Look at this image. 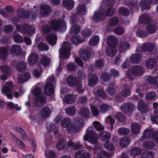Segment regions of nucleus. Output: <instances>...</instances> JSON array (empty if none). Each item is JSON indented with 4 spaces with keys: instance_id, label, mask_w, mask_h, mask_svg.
I'll use <instances>...</instances> for the list:
<instances>
[{
    "instance_id": "ddd939ff",
    "label": "nucleus",
    "mask_w": 158,
    "mask_h": 158,
    "mask_svg": "<svg viewBox=\"0 0 158 158\" xmlns=\"http://www.w3.org/2000/svg\"><path fill=\"white\" fill-rule=\"evenodd\" d=\"M155 47L154 44L150 42H146L143 44L141 47L142 51L145 52H151Z\"/></svg>"
},
{
    "instance_id": "69168bd1",
    "label": "nucleus",
    "mask_w": 158,
    "mask_h": 158,
    "mask_svg": "<svg viewBox=\"0 0 158 158\" xmlns=\"http://www.w3.org/2000/svg\"><path fill=\"white\" fill-rule=\"evenodd\" d=\"M118 11L120 14L124 16H128L130 13L128 9L124 7L120 8Z\"/></svg>"
},
{
    "instance_id": "864d4df0",
    "label": "nucleus",
    "mask_w": 158,
    "mask_h": 158,
    "mask_svg": "<svg viewBox=\"0 0 158 158\" xmlns=\"http://www.w3.org/2000/svg\"><path fill=\"white\" fill-rule=\"evenodd\" d=\"M156 96L155 92L153 91L149 92L146 94L145 98L147 100L151 101L155 99Z\"/></svg>"
},
{
    "instance_id": "2f4dec72",
    "label": "nucleus",
    "mask_w": 158,
    "mask_h": 158,
    "mask_svg": "<svg viewBox=\"0 0 158 158\" xmlns=\"http://www.w3.org/2000/svg\"><path fill=\"white\" fill-rule=\"evenodd\" d=\"M51 114V111L48 107H44L41 110V116L44 118H46L49 116Z\"/></svg>"
},
{
    "instance_id": "3c124183",
    "label": "nucleus",
    "mask_w": 158,
    "mask_h": 158,
    "mask_svg": "<svg viewBox=\"0 0 158 158\" xmlns=\"http://www.w3.org/2000/svg\"><path fill=\"white\" fill-rule=\"evenodd\" d=\"M99 108L101 113H106L112 108L110 106L106 104H103L100 105Z\"/></svg>"
},
{
    "instance_id": "f8f14e48",
    "label": "nucleus",
    "mask_w": 158,
    "mask_h": 158,
    "mask_svg": "<svg viewBox=\"0 0 158 158\" xmlns=\"http://www.w3.org/2000/svg\"><path fill=\"white\" fill-rule=\"evenodd\" d=\"M39 59L38 54L35 52H31L29 56L28 61L30 65H34L38 63Z\"/></svg>"
},
{
    "instance_id": "a878e982",
    "label": "nucleus",
    "mask_w": 158,
    "mask_h": 158,
    "mask_svg": "<svg viewBox=\"0 0 158 158\" xmlns=\"http://www.w3.org/2000/svg\"><path fill=\"white\" fill-rule=\"evenodd\" d=\"M111 135L110 132L106 131L101 132L99 135V138L103 141H108L110 139Z\"/></svg>"
},
{
    "instance_id": "0eeeda50",
    "label": "nucleus",
    "mask_w": 158,
    "mask_h": 158,
    "mask_svg": "<svg viewBox=\"0 0 158 158\" xmlns=\"http://www.w3.org/2000/svg\"><path fill=\"white\" fill-rule=\"evenodd\" d=\"M93 52L91 48L88 47L87 48L81 49L79 55L83 61H86L90 59L91 54H92Z\"/></svg>"
},
{
    "instance_id": "4c0bfd02",
    "label": "nucleus",
    "mask_w": 158,
    "mask_h": 158,
    "mask_svg": "<svg viewBox=\"0 0 158 158\" xmlns=\"http://www.w3.org/2000/svg\"><path fill=\"white\" fill-rule=\"evenodd\" d=\"M56 124H54L53 123H51L48 126V129L50 132H52L55 135L58 134L57 126Z\"/></svg>"
},
{
    "instance_id": "423d86ee",
    "label": "nucleus",
    "mask_w": 158,
    "mask_h": 158,
    "mask_svg": "<svg viewBox=\"0 0 158 158\" xmlns=\"http://www.w3.org/2000/svg\"><path fill=\"white\" fill-rule=\"evenodd\" d=\"M71 48L69 43L66 42H63L62 48L59 51L60 56L65 58H68L70 54Z\"/></svg>"
},
{
    "instance_id": "20e7f679",
    "label": "nucleus",
    "mask_w": 158,
    "mask_h": 158,
    "mask_svg": "<svg viewBox=\"0 0 158 158\" xmlns=\"http://www.w3.org/2000/svg\"><path fill=\"white\" fill-rule=\"evenodd\" d=\"M51 25L53 30H58L62 31H64L67 27L66 23L65 22L63 21H59L55 19L51 22Z\"/></svg>"
},
{
    "instance_id": "aec40b11",
    "label": "nucleus",
    "mask_w": 158,
    "mask_h": 158,
    "mask_svg": "<svg viewBox=\"0 0 158 158\" xmlns=\"http://www.w3.org/2000/svg\"><path fill=\"white\" fill-rule=\"evenodd\" d=\"M90 153L85 150H81L78 151L75 154V158H89Z\"/></svg>"
},
{
    "instance_id": "4d7b16f0",
    "label": "nucleus",
    "mask_w": 158,
    "mask_h": 158,
    "mask_svg": "<svg viewBox=\"0 0 158 158\" xmlns=\"http://www.w3.org/2000/svg\"><path fill=\"white\" fill-rule=\"evenodd\" d=\"M107 92L110 95H114L116 92L114 83L110 84L107 89Z\"/></svg>"
},
{
    "instance_id": "412c9836",
    "label": "nucleus",
    "mask_w": 158,
    "mask_h": 158,
    "mask_svg": "<svg viewBox=\"0 0 158 158\" xmlns=\"http://www.w3.org/2000/svg\"><path fill=\"white\" fill-rule=\"evenodd\" d=\"M118 42V38L113 35L109 36L106 39V42L110 46L115 45Z\"/></svg>"
},
{
    "instance_id": "09e8293b",
    "label": "nucleus",
    "mask_w": 158,
    "mask_h": 158,
    "mask_svg": "<svg viewBox=\"0 0 158 158\" xmlns=\"http://www.w3.org/2000/svg\"><path fill=\"white\" fill-rule=\"evenodd\" d=\"M40 61L41 63L45 67L48 65L50 63L49 58L44 55H42V57L40 60Z\"/></svg>"
},
{
    "instance_id": "8fccbe9b",
    "label": "nucleus",
    "mask_w": 158,
    "mask_h": 158,
    "mask_svg": "<svg viewBox=\"0 0 158 158\" xmlns=\"http://www.w3.org/2000/svg\"><path fill=\"white\" fill-rule=\"evenodd\" d=\"M118 132L120 135H127L130 133V130L127 128L121 127L118 129Z\"/></svg>"
},
{
    "instance_id": "ea45409f",
    "label": "nucleus",
    "mask_w": 158,
    "mask_h": 158,
    "mask_svg": "<svg viewBox=\"0 0 158 158\" xmlns=\"http://www.w3.org/2000/svg\"><path fill=\"white\" fill-rule=\"evenodd\" d=\"M65 113L68 115H74L76 112V109L74 106H70L65 108Z\"/></svg>"
},
{
    "instance_id": "f3484780",
    "label": "nucleus",
    "mask_w": 158,
    "mask_h": 158,
    "mask_svg": "<svg viewBox=\"0 0 158 158\" xmlns=\"http://www.w3.org/2000/svg\"><path fill=\"white\" fill-rule=\"evenodd\" d=\"M54 91L53 85L50 82L47 83L44 87V92L46 95H51L53 94Z\"/></svg>"
},
{
    "instance_id": "49530a36",
    "label": "nucleus",
    "mask_w": 158,
    "mask_h": 158,
    "mask_svg": "<svg viewBox=\"0 0 158 158\" xmlns=\"http://www.w3.org/2000/svg\"><path fill=\"white\" fill-rule=\"evenodd\" d=\"M94 93L96 96L103 98H106L107 97L105 91L102 88L97 89L96 91H94Z\"/></svg>"
},
{
    "instance_id": "9b49d317",
    "label": "nucleus",
    "mask_w": 158,
    "mask_h": 158,
    "mask_svg": "<svg viewBox=\"0 0 158 158\" xmlns=\"http://www.w3.org/2000/svg\"><path fill=\"white\" fill-rule=\"evenodd\" d=\"M131 74L134 76H141L143 73V69L142 66L139 65H135L131 69Z\"/></svg>"
},
{
    "instance_id": "7ed1b4c3",
    "label": "nucleus",
    "mask_w": 158,
    "mask_h": 158,
    "mask_svg": "<svg viewBox=\"0 0 158 158\" xmlns=\"http://www.w3.org/2000/svg\"><path fill=\"white\" fill-rule=\"evenodd\" d=\"M84 125V122L83 119L80 118H76L74 119L73 125L70 129H68V132L71 133L77 132Z\"/></svg>"
},
{
    "instance_id": "a18cd8bd",
    "label": "nucleus",
    "mask_w": 158,
    "mask_h": 158,
    "mask_svg": "<svg viewBox=\"0 0 158 158\" xmlns=\"http://www.w3.org/2000/svg\"><path fill=\"white\" fill-rule=\"evenodd\" d=\"M8 50V48L6 47L0 48V58L3 59V61L6 60Z\"/></svg>"
},
{
    "instance_id": "1a4fd4ad",
    "label": "nucleus",
    "mask_w": 158,
    "mask_h": 158,
    "mask_svg": "<svg viewBox=\"0 0 158 158\" xmlns=\"http://www.w3.org/2000/svg\"><path fill=\"white\" fill-rule=\"evenodd\" d=\"M106 18L105 11L103 10H99L94 13L93 19L95 21H102Z\"/></svg>"
},
{
    "instance_id": "dca6fc26",
    "label": "nucleus",
    "mask_w": 158,
    "mask_h": 158,
    "mask_svg": "<svg viewBox=\"0 0 158 158\" xmlns=\"http://www.w3.org/2000/svg\"><path fill=\"white\" fill-rule=\"evenodd\" d=\"M76 95L69 94L64 96L63 98V101L67 104H72L76 101Z\"/></svg>"
},
{
    "instance_id": "b1692460",
    "label": "nucleus",
    "mask_w": 158,
    "mask_h": 158,
    "mask_svg": "<svg viewBox=\"0 0 158 158\" xmlns=\"http://www.w3.org/2000/svg\"><path fill=\"white\" fill-rule=\"evenodd\" d=\"M117 50L115 45L110 46L107 48L106 53L110 57L116 55Z\"/></svg>"
},
{
    "instance_id": "a211bd4d",
    "label": "nucleus",
    "mask_w": 158,
    "mask_h": 158,
    "mask_svg": "<svg viewBox=\"0 0 158 158\" xmlns=\"http://www.w3.org/2000/svg\"><path fill=\"white\" fill-rule=\"evenodd\" d=\"M138 106V110L142 113H146L149 109V106L142 101L139 102Z\"/></svg>"
},
{
    "instance_id": "473e14b6",
    "label": "nucleus",
    "mask_w": 158,
    "mask_h": 158,
    "mask_svg": "<svg viewBox=\"0 0 158 158\" xmlns=\"http://www.w3.org/2000/svg\"><path fill=\"white\" fill-rule=\"evenodd\" d=\"M10 51L13 54L19 55L22 53V49L19 45L16 44L12 47Z\"/></svg>"
},
{
    "instance_id": "de8ad7c7",
    "label": "nucleus",
    "mask_w": 158,
    "mask_h": 158,
    "mask_svg": "<svg viewBox=\"0 0 158 158\" xmlns=\"http://www.w3.org/2000/svg\"><path fill=\"white\" fill-rule=\"evenodd\" d=\"M99 40L100 38L98 36H94L90 40L89 44L92 46L95 45L99 43Z\"/></svg>"
},
{
    "instance_id": "9d476101",
    "label": "nucleus",
    "mask_w": 158,
    "mask_h": 158,
    "mask_svg": "<svg viewBox=\"0 0 158 158\" xmlns=\"http://www.w3.org/2000/svg\"><path fill=\"white\" fill-rule=\"evenodd\" d=\"M52 12V9L49 5H43L41 6L40 14L41 17H46L49 15Z\"/></svg>"
},
{
    "instance_id": "f704fd0d",
    "label": "nucleus",
    "mask_w": 158,
    "mask_h": 158,
    "mask_svg": "<svg viewBox=\"0 0 158 158\" xmlns=\"http://www.w3.org/2000/svg\"><path fill=\"white\" fill-rule=\"evenodd\" d=\"M131 87L130 85H126L124 86L121 93V95L124 97L129 95L131 94Z\"/></svg>"
},
{
    "instance_id": "c85d7f7f",
    "label": "nucleus",
    "mask_w": 158,
    "mask_h": 158,
    "mask_svg": "<svg viewBox=\"0 0 158 158\" xmlns=\"http://www.w3.org/2000/svg\"><path fill=\"white\" fill-rule=\"evenodd\" d=\"M139 20V22L143 24H146L151 22L152 20L150 17L148 15L145 14L141 15Z\"/></svg>"
},
{
    "instance_id": "5fc2aeb1",
    "label": "nucleus",
    "mask_w": 158,
    "mask_h": 158,
    "mask_svg": "<svg viewBox=\"0 0 158 158\" xmlns=\"http://www.w3.org/2000/svg\"><path fill=\"white\" fill-rule=\"evenodd\" d=\"M93 125L98 131H101L104 129V126L98 121H95L93 123Z\"/></svg>"
},
{
    "instance_id": "bb28decb",
    "label": "nucleus",
    "mask_w": 158,
    "mask_h": 158,
    "mask_svg": "<svg viewBox=\"0 0 158 158\" xmlns=\"http://www.w3.org/2000/svg\"><path fill=\"white\" fill-rule=\"evenodd\" d=\"M46 101V99L44 95L40 96L36 98L35 103L37 106L40 107L45 104Z\"/></svg>"
},
{
    "instance_id": "4be33fe9",
    "label": "nucleus",
    "mask_w": 158,
    "mask_h": 158,
    "mask_svg": "<svg viewBox=\"0 0 158 158\" xmlns=\"http://www.w3.org/2000/svg\"><path fill=\"white\" fill-rule=\"evenodd\" d=\"M27 67V64L23 61L18 62L16 66L17 70L19 72H23L25 71Z\"/></svg>"
},
{
    "instance_id": "680f3d73",
    "label": "nucleus",
    "mask_w": 158,
    "mask_h": 158,
    "mask_svg": "<svg viewBox=\"0 0 158 158\" xmlns=\"http://www.w3.org/2000/svg\"><path fill=\"white\" fill-rule=\"evenodd\" d=\"M71 120L69 118H64L61 122V125L63 127H67L71 124Z\"/></svg>"
},
{
    "instance_id": "774afa93",
    "label": "nucleus",
    "mask_w": 158,
    "mask_h": 158,
    "mask_svg": "<svg viewBox=\"0 0 158 158\" xmlns=\"http://www.w3.org/2000/svg\"><path fill=\"white\" fill-rule=\"evenodd\" d=\"M110 156L109 154L105 152H98L97 155V158H109Z\"/></svg>"
},
{
    "instance_id": "6e6d98bb",
    "label": "nucleus",
    "mask_w": 158,
    "mask_h": 158,
    "mask_svg": "<svg viewBox=\"0 0 158 158\" xmlns=\"http://www.w3.org/2000/svg\"><path fill=\"white\" fill-rule=\"evenodd\" d=\"M153 141H148L145 142L143 146V147L146 149H151L154 148L155 144Z\"/></svg>"
},
{
    "instance_id": "6e6552de",
    "label": "nucleus",
    "mask_w": 158,
    "mask_h": 158,
    "mask_svg": "<svg viewBox=\"0 0 158 158\" xmlns=\"http://www.w3.org/2000/svg\"><path fill=\"white\" fill-rule=\"evenodd\" d=\"M17 29L19 31L26 32L27 34L29 35H32L35 31V28L34 27L27 24H24L21 26L17 25Z\"/></svg>"
},
{
    "instance_id": "cd10ccee",
    "label": "nucleus",
    "mask_w": 158,
    "mask_h": 158,
    "mask_svg": "<svg viewBox=\"0 0 158 158\" xmlns=\"http://www.w3.org/2000/svg\"><path fill=\"white\" fill-rule=\"evenodd\" d=\"M67 83L70 86L75 87L77 83V79L73 76H70L67 78Z\"/></svg>"
},
{
    "instance_id": "58836bf2",
    "label": "nucleus",
    "mask_w": 158,
    "mask_h": 158,
    "mask_svg": "<svg viewBox=\"0 0 158 158\" xmlns=\"http://www.w3.org/2000/svg\"><path fill=\"white\" fill-rule=\"evenodd\" d=\"M63 4L66 9L70 10L73 8L74 2L72 0H64L63 2Z\"/></svg>"
},
{
    "instance_id": "2eb2a0df",
    "label": "nucleus",
    "mask_w": 158,
    "mask_h": 158,
    "mask_svg": "<svg viewBox=\"0 0 158 158\" xmlns=\"http://www.w3.org/2000/svg\"><path fill=\"white\" fill-rule=\"evenodd\" d=\"M157 62L155 58H150L146 60L145 64L149 69H152L156 67Z\"/></svg>"
},
{
    "instance_id": "e433bc0d",
    "label": "nucleus",
    "mask_w": 158,
    "mask_h": 158,
    "mask_svg": "<svg viewBox=\"0 0 158 158\" xmlns=\"http://www.w3.org/2000/svg\"><path fill=\"white\" fill-rule=\"evenodd\" d=\"M140 129L141 127L137 123H133L131 125V131L135 135L138 134L140 131Z\"/></svg>"
},
{
    "instance_id": "4468645a",
    "label": "nucleus",
    "mask_w": 158,
    "mask_h": 158,
    "mask_svg": "<svg viewBox=\"0 0 158 158\" xmlns=\"http://www.w3.org/2000/svg\"><path fill=\"white\" fill-rule=\"evenodd\" d=\"M88 78V85L90 86H94L96 85L98 81V77L94 74H89Z\"/></svg>"
},
{
    "instance_id": "338daca9",
    "label": "nucleus",
    "mask_w": 158,
    "mask_h": 158,
    "mask_svg": "<svg viewBox=\"0 0 158 158\" xmlns=\"http://www.w3.org/2000/svg\"><path fill=\"white\" fill-rule=\"evenodd\" d=\"M142 158H154V155L152 151L146 152L141 155Z\"/></svg>"
},
{
    "instance_id": "a19ab883",
    "label": "nucleus",
    "mask_w": 158,
    "mask_h": 158,
    "mask_svg": "<svg viewBox=\"0 0 158 158\" xmlns=\"http://www.w3.org/2000/svg\"><path fill=\"white\" fill-rule=\"evenodd\" d=\"M66 140L65 139H60L56 144L57 149L62 150L66 146Z\"/></svg>"
},
{
    "instance_id": "37998d69",
    "label": "nucleus",
    "mask_w": 158,
    "mask_h": 158,
    "mask_svg": "<svg viewBox=\"0 0 158 158\" xmlns=\"http://www.w3.org/2000/svg\"><path fill=\"white\" fill-rule=\"evenodd\" d=\"M77 10L79 14L84 15L86 13V7L85 4H80L77 7Z\"/></svg>"
},
{
    "instance_id": "39448f33",
    "label": "nucleus",
    "mask_w": 158,
    "mask_h": 158,
    "mask_svg": "<svg viewBox=\"0 0 158 158\" xmlns=\"http://www.w3.org/2000/svg\"><path fill=\"white\" fill-rule=\"evenodd\" d=\"M14 88L13 83L12 82H8L4 86L2 89V93L7 96L9 99H12L13 97L12 91Z\"/></svg>"
},
{
    "instance_id": "393cba45",
    "label": "nucleus",
    "mask_w": 158,
    "mask_h": 158,
    "mask_svg": "<svg viewBox=\"0 0 158 158\" xmlns=\"http://www.w3.org/2000/svg\"><path fill=\"white\" fill-rule=\"evenodd\" d=\"M79 114L84 119H88L90 115L89 110L86 108H81L79 111Z\"/></svg>"
},
{
    "instance_id": "052dcab7",
    "label": "nucleus",
    "mask_w": 158,
    "mask_h": 158,
    "mask_svg": "<svg viewBox=\"0 0 158 158\" xmlns=\"http://www.w3.org/2000/svg\"><path fill=\"white\" fill-rule=\"evenodd\" d=\"M119 19L116 17H114L110 19L109 24L112 27H115L118 24Z\"/></svg>"
},
{
    "instance_id": "f03ea898",
    "label": "nucleus",
    "mask_w": 158,
    "mask_h": 158,
    "mask_svg": "<svg viewBox=\"0 0 158 158\" xmlns=\"http://www.w3.org/2000/svg\"><path fill=\"white\" fill-rule=\"evenodd\" d=\"M154 141L156 143H158V132L152 129H146L143 132V136L140 139V140L143 141L145 139Z\"/></svg>"
},
{
    "instance_id": "603ef678",
    "label": "nucleus",
    "mask_w": 158,
    "mask_h": 158,
    "mask_svg": "<svg viewBox=\"0 0 158 158\" xmlns=\"http://www.w3.org/2000/svg\"><path fill=\"white\" fill-rule=\"evenodd\" d=\"M130 141V139L128 137L122 138L120 141V145L122 147H126L129 144Z\"/></svg>"
},
{
    "instance_id": "7c9ffc66",
    "label": "nucleus",
    "mask_w": 158,
    "mask_h": 158,
    "mask_svg": "<svg viewBox=\"0 0 158 158\" xmlns=\"http://www.w3.org/2000/svg\"><path fill=\"white\" fill-rule=\"evenodd\" d=\"M157 27L156 24L152 23L148 25L146 27V32L149 34L155 33L157 30Z\"/></svg>"
},
{
    "instance_id": "bf43d9fd",
    "label": "nucleus",
    "mask_w": 158,
    "mask_h": 158,
    "mask_svg": "<svg viewBox=\"0 0 158 158\" xmlns=\"http://www.w3.org/2000/svg\"><path fill=\"white\" fill-rule=\"evenodd\" d=\"M71 41L73 44L75 45L83 42L81 37L77 35L73 36L71 38Z\"/></svg>"
},
{
    "instance_id": "c756f323",
    "label": "nucleus",
    "mask_w": 158,
    "mask_h": 158,
    "mask_svg": "<svg viewBox=\"0 0 158 158\" xmlns=\"http://www.w3.org/2000/svg\"><path fill=\"white\" fill-rule=\"evenodd\" d=\"M142 56L139 54L132 55L130 58L131 62L132 64H138L142 60Z\"/></svg>"
},
{
    "instance_id": "5701e85b",
    "label": "nucleus",
    "mask_w": 158,
    "mask_h": 158,
    "mask_svg": "<svg viewBox=\"0 0 158 158\" xmlns=\"http://www.w3.org/2000/svg\"><path fill=\"white\" fill-rule=\"evenodd\" d=\"M130 47L129 43L125 41H122L119 44V51L121 52H125Z\"/></svg>"
},
{
    "instance_id": "e2e57ef3",
    "label": "nucleus",
    "mask_w": 158,
    "mask_h": 158,
    "mask_svg": "<svg viewBox=\"0 0 158 158\" xmlns=\"http://www.w3.org/2000/svg\"><path fill=\"white\" fill-rule=\"evenodd\" d=\"M141 6L145 9L149 10L150 7V6L149 2L145 0H142L140 2Z\"/></svg>"
},
{
    "instance_id": "c9c22d12",
    "label": "nucleus",
    "mask_w": 158,
    "mask_h": 158,
    "mask_svg": "<svg viewBox=\"0 0 158 158\" xmlns=\"http://www.w3.org/2000/svg\"><path fill=\"white\" fill-rule=\"evenodd\" d=\"M81 28L78 25L74 24L71 27L70 33L72 35H75L79 33L81 31Z\"/></svg>"
},
{
    "instance_id": "0e129e2a",
    "label": "nucleus",
    "mask_w": 158,
    "mask_h": 158,
    "mask_svg": "<svg viewBox=\"0 0 158 158\" xmlns=\"http://www.w3.org/2000/svg\"><path fill=\"white\" fill-rule=\"evenodd\" d=\"M37 48L40 51H47L49 48V46L46 44L41 42L37 45Z\"/></svg>"
},
{
    "instance_id": "79ce46f5",
    "label": "nucleus",
    "mask_w": 158,
    "mask_h": 158,
    "mask_svg": "<svg viewBox=\"0 0 158 158\" xmlns=\"http://www.w3.org/2000/svg\"><path fill=\"white\" fill-rule=\"evenodd\" d=\"M141 152V149L137 147L132 148L130 151L131 155L133 157L139 155Z\"/></svg>"
},
{
    "instance_id": "72a5a7b5",
    "label": "nucleus",
    "mask_w": 158,
    "mask_h": 158,
    "mask_svg": "<svg viewBox=\"0 0 158 158\" xmlns=\"http://www.w3.org/2000/svg\"><path fill=\"white\" fill-rule=\"evenodd\" d=\"M18 15L19 17L24 19H27L29 17V14L28 11L23 8H20L19 10Z\"/></svg>"
},
{
    "instance_id": "f257e3e1",
    "label": "nucleus",
    "mask_w": 158,
    "mask_h": 158,
    "mask_svg": "<svg viewBox=\"0 0 158 158\" xmlns=\"http://www.w3.org/2000/svg\"><path fill=\"white\" fill-rule=\"evenodd\" d=\"M98 135L97 133L94 130L92 127H89L86 130V133L83 137L85 141H88L89 143L98 146L101 148V145L98 143Z\"/></svg>"
},
{
    "instance_id": "c03bdc74",
    "label": "nucleus",
    "mask_w": 158,
    "mask_h": 158,
    "mask_svg": "<svg viewBox=\"0 0 158 158\" xmlns=\"http://www.w3.org/2000/svg\"><path fill=\"white\" fill-rule=\"evenodd\" d=\"M57 40L56 36L52 34L50 35L47 37V41L52 45H54L56 44Z\"/></svg>"
},
{
    "instance_id": "6ab92c4d",
    "label": "nucleus",
    "mask_w": 158,
    "mask_h": 158,
    "mask_svg": "<svg viewBox=\"0 0 158 158\" xmlns=\"http://www.w3.org/2000/svg\"><path fill=\"white\" fill-rule=\"evenodd\" d=\"M133 107L132 104L128 103L124 104L121 109L125 113L129 114L132 112Z\"/></svg>"
},
{
    "instance_id": "13d9d810",
    "label": "nucleus",
    "mask_w": 158,
    "mask_h": 158,
    "mask_svg": "<svg viewBox=\"0 0 158 158\" xmlns=\"http://www.w3.org/2000/svg\"><path fill=\"white\" fill-rule=\"evenodd\" d=\"M155 77L150 75H146L144 78V80L145 82L150 84H154Z\"/></svg>"
}]
</instances>
